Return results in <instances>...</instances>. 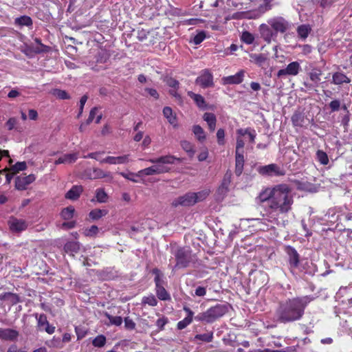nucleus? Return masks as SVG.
<instances>
[{"mask_svg":"<svg viewBox=\"0 0 352 352\" xmlns=\"http://www.w3.org/2000/svg\"><path fill=\"white\" fill-rule=\"evenodd\" d=\"M37 319V327L40 331H45L49 334H52L55 331V327L50 324L47 316L45 314H40Z\"/></svg>","mask_w":352,"mask_h":352,"instance_id":"nucleus-13","label":"nucleus"},{"mask_svg":"<svg viewBox=\"0 0 352 352\" xmlns=\"http://www.w3.org/2000/svg\"><path fill=\"white\" fill-rule=\"evenodd\" d=\"M27 168L26 163L25 162H17L12 166L11 169L14 172L17 173L21 170H24Z\"/></svg>","mask_w":352,"mask_h":352,"instance_id":"nucleus-52","label":"nucleus"},{"mask_svg":"<svg viewBox=\"0 0 352 352\" xmlns=\"http://www.w3.org/2000/svg\"><path fill=\"white\" fill-rule=\"evenodd\" d=\"M175 160L179 161L180 160L173 155H166L149 159L148 161L153 164V165L139 170L136 175L141 177L168 173L170 170L168 165L174 164Z\"/></svg>","mask_w":352,"mask_h":352,"instance_id":"nucleus-3","label":"nucleus"},{"mask_svg":"<svg viewBox=\"0 0 352 352\" xmlns=\"http://www.w3.org/2000/svg\"><path fill=\"white\" fill-rule=\"evenodd\" d=\"M75 209L73 206L67 207L61 211L60 215L65 220L71 219L74 214Z\"/></svg>","mask_w":352,"mask_h":352,"instance_id":"nucleus-42","label":"nucleus"},{"mask_svg":"<svg viewBox=\"0 0 352 352\" xmlns=\"http://www.w3.org/2000/svg\"><path fill=\"white\" fill-rule=\"evenodd\" d=\"M197 340L204 342H210L213 340V332L210 331L203 334H197L194 338V340Z\"/></svg>","mask_w":352,"mask_h":352,"instance_id":"nucleus-38","label":"nucleus"},{"mask_svg":"<svg viewBox=\"0 0 352 352\" xmlns=\"http://www.w3.org/2000/svg\"><path fill=\"white\" fill-rule=\"evenodd\" d=\"M322 71L319 68H314L307 73V78L303 85L309 91H316L321 80Z\"/></svg>","mask_w":352,"mask_h":352,"instance_id":"nucleus-5","label":"nucleus"},{"mask_svg":"<svg viewBox=\"0 0 352 352\" xmlns=\"http://www.w3.org/2000/svg\"><path fill=\"white\" fill-rule=\"evenodd\" d=\"M245 72L240 70L236 74L226 77L224 80L227 84H239L243 80Z\"/></svg>","mask_w":352,"mask_h":352,"instance_id":"nucleus-24","label":"nucleus"},{"mask_svg":"<svg viewBox=\"0 0 352 352\" xmlns=\"http://www.w3.org/2000/svg\"><path fill=\"white\" fill-rule=\"evenodd\" d=\"M206 38V33L204 31L199 32L192 39V42L195 45L200 44L204 39Z\"/></svg>","mask_w":352,"mask_h":352,"instance_id":"nucleus-50","label":"nucleus"},{"mask_svg":"<svg viewBox=\"0 0 352 352\" xmlns=\"http://www.w3.org/2000/svg\"><path fill=\"white\" fill-rule=\"evenodd\" d=\"M192 131L199 141L203 142L206 140L205 132L199 125H195Z\"/></svg>","mask_w":352,"mask_h":352,"instance_id":"nucleus-39","label":"nucleus"},{"mask_svg":"<svg viewBox=\"0 0 352 352\" xmlns=\"http://www.w3.org/2000/svg\"><path fill=\"white\" fill-rule=\"evenodd\" d=\"M8 225L12 232H21L28 228V223L25 220L15 217L9 219Z\"/></svg>","mask_w":352,"mask_h":352,"instance_id":"nucleus-15","label":"nucleus"},{"mask_svg":"<svg viewBox=\"0 0 352 352\" xmlns=\"http://www.w3.org/2000/svg\"><path fill=\"white\" fill-rule=\"evenodd\" d=\"M241 137L242 136H240L239 135V136L236 138V152H241H241L243 151V148L244 147L245 142H244L243 140L241 138Z\"/></svg>","mask_w":352,"mask_h":352,"instance_id":"nucleus-58","label":"nucleus"},{"mask_svg":"<svg viewBox=\"0 0 352 352\" xmlns=\"http://www.w3.org/2000/svg\"><path fill=\"white\" fill-rule=\"evenodd\" d=\"M96 198L100 203H105L107 201L108 196L104 189L98 188L96 191Z\"/></svg>","mask_w":352,"mask_h":352,"instance_id":"nucleus-45","label":"nucleus"},{"mask_svg":"<svg viewBox=\"0 0 352 352\" xmlns=\"http://www.w3.org/2000/svg\"><path fill=\"white\" fill-rule=\"evenodd\" d=\"M82 186H73L72 188L66 193L65 198L70 200H76L82 192Z\"/></svg>","mask_w":352,"mask_h":352,"instance_id":"nucleus-21","label":"nucleus"},{"mask_svg":"<svg viewBox=\"0 0 352 352\" xmlns=\"http://www.w3.org/2000/svg\"><path fill=\"white\" fill-rule=\"evenodd\" d=\"M181 146L190 157H192L195 155V151L194 149V146L190 142L186 140L182 141Z\"/></svg>","mask_w":352,"mask_h":352,"instance_id":"nucleus-37","label":"nucleus"},{"mask_svg":"<svg viewBox=\"0 0 352 352\" xmlns=\"http://www.w3.org/2000/svg\"><path fill=\"white\" fill-rule=\"evenodd\" d=\"M228 311L227 305L217 304L210 307L206 311L199 313L195 316V320L197 322L210 324L224 316Z\"/></svg>","mask_w":352,"mask_h":352,"instance_id":"nucleus-4","label":"nucleus"},{"mask_svg":"<svg viewBox=\"0 0 352 352\" xmlns=\"http://www.w3.org/2000/svg\"><path fill=\"white\" fill-rule=\"evenodd\" d=\"M36 177L34 174L28 176H19L15 179V188L19 190H25L28 185L34 182Z\"/></svg>","mask_w":352,"mask_h":352,"instance_id":"nucleus-12","label":"nucleus"},{"mask_svg":"<svg viewBox=\"0 0 352 352\" xmlns=\"http://www.w3.org/2000/svg\"><path fill=\"white\" fill-rule=\"evenodd\" d=\"M351 82V79L347 77L342 72H335L332 76V83L336 85H340L343 83H349Z\"/></svg>","mask_w":352,"mask_h":352,"instance_id":"nucleus-22","label":"nucleus"},{"mask_svg":"<svg viewBox=\"0 0 352 352\" xmlns=\"http://www.w3.org/2000/svg\"><path fill=\"white\" fill-rule=\"evenodd\" d=\"M107 213L108 210L105 209H94L89 212V216L93 220H98L105 216Z\"/></svg>","mask_w":352,"mask_h":352,"instance_id":"nucleus-33","label":"nucleus"},{"mask_svg":"<svg viewBox=\"0 0 352 352\" xmlns=\"http://www.w3.org/2000/svg\"><path fill=\"white\" fill-rule=\"evenodd\" d=\"M156 294L158 298L161 300H168L170 299V294L167 292L165 288L162 286H158L155 287Z\"/></svg>","mask_w":352,"mask_h":352,"instance_id":"nucleus-32","label":"nucleus"},{"mask_svg":"<svg viewBox=\"0 0 352 352\" xmlns=\"http://www.w3.org/2000/svg\"><path fill=\"white\" fill-rule=\"evenodd\" d=\"M259 31L261 38L267 43H270L277 36L274 31H273L267 25L264 23L260 25Z\"/></svg>","mask_w":352,"mask_h":352,"instance_id":"nucleus-14","label":"nucleus"},{"mask_svg":"<svg viewBox=\"0 0 352 352\" xmlns=\"http://www.w3.org/2000/svg\"><path fill=\"white\" fill-rule=\"evenodd\" d=\"M236 133L240 136H245L248 135V138L249 140V142L251 143H254L256 133L254 129L251 128H246V129H239L236 131Z\"/></svg>","mask_w":352,"mask_h":352,"instance_id":"nucleus-26","label":"nucleus"},{"mask_svg":"<svg viewBox=\"0 0 352 352\" xmlns=\"http://www.w3.org/2000/svg\"><path fill=\"white\" fill-rule=\"evenodd\" d=\"M296 31H297L298 36L300 39L304 41L308 37L309 33L311 31V28L309 25L302 24V25H299L297 28Z\"/></svg>","mask_w":352,"mask_h":352,"instance_id":"nucleus-28","label":"nucleus"},{"mask_svg":"<svg viewBox=\"0 0 352 352\" xmlns=\"http://www.w3.org/2000/svg\"><path fill=\"white\" fill-rule=\"evenodd\" d=\"M124 327L128 330H133L135 328V323L129 317L124 318Z\"/></svg>","mask_w":352,"mask_h":352,"instance_id":"nucleus-55","label":"nucleus"},{"mask_svg":"<svg viewBox=\"0 0 352 352\" xmlns=\"http://www.w3.org/2000/svg\"><path fill=\"white\" fill-rule=\"evenodd\" d=\"M258 173L264 176H282L285 174V170L275 164L261 166L258 168Z\"/></svg>","mask_w":352,"mask_h":352,"instance_id":"nucleus-8","label":"nucleus"},{"mask_svg":"<svg viewBox=\"0 0 352 352\" xmlns=\"http://www.w3.org/2000/svg\"><path fill=\"white\" fill-rule=\"evenodd\" d=\"M97 112H98L97 107H94L93 109H91V110L90 111L89 117L86 121V124H89L94 120L96 115L97 114Z\"/></svg>","mask_w":352,"mask_h":352,"instance_id":"nucleus-60","label":"nucleus"},{"mask_svg":"<svg viewBox=\"0 0 352 352\" xmlns=\"http://www.w3.org/2000/svg\"><path fill=\"white\" fill-rule=\"evenodd\" d=\"M241 40L247 44H251L254 42V37L249 32H244L241 35Z\"/></svg>","mask_w":352,"mask_h":352,"instance_id":"nucleus-51","label":"nucleus"},{"mask_svg":"<svg viewBox=\"0 0 352 352\" xmlns=\"http://www.w3.org/2000/svg\"><path fill=\"white\" fill-rule=\"evenodd\" d=\"M210 193V190L209 189H204L197 192H194L195 202L197 203L205 200Z\"/></svg>","mask_w":352,"mask_h":352,"instance_id":"nucleus-41","label":"nucleus"},{"mask_svg":"<svg viewBox=\"0 0 352 352\" xmlns=\"http://www.w3.org/2000/svg\"><path fill=\"white\" fill-rule=\"evenodd\" d=\"M67 252L76 253L80 250V243L76 241L67 242L64 247Z\"/></svg>","mask_w":352,"mask_h":352,"instance_id":"nucleus-35","label":"nucleus"},{"mask_svg":"<svg viewBox=\"0 0 352 352\" xmlns=\"http://www.w3.org/2000/svg\"><path fill=\"white\" fill-rule=\"evenodd\" d=\"M46 345L50 348L63 349L64 344L60 338L54 336L51 340L46 342Z\"/></svg>","mask_w":352,"mask_h":352,"instance_id":"nucleus-31","label":"nucleus"},{"mask_svg":"<svg viewBox=\"0 0 352 352\" xmlns=\"http://www.w3.org/2000/svg\"><path fill=\"white\" fill-rule=\"evenodd\" d=\"M142 303L144 305H148L151 307H155L157 304V300L153 294H150L142 298Z\"/></svg>","mask_w":352,"mask_h":352,"instance_id":"nucleus-44","label":"nucleus"},{"mask_svg":"<svg viewBox=\"0 0 352 352\" xmlns=\"http://www.w3.org/2000/svg\"><path fill=\"white\" fill-rule=\"evenodd\" d=\"M166 84L171 88H173V89H178L179 87V81L173 78H169L166 80Z\"/></svg>","mask_w":352,"mask_h":352,"instance_id":"nucleus-62","label":"nucleus"},{"mask_svg":"<svg viewBox=\"0 0 352 352\" xmlns=\"http://www.w3.org/2000/svg\"><path fill=\"white\" fill-rule=\"evenodd\" d=\"M98 232V228L96 226H91L89 229L85 230V234L88 236L96 235Z\"/></svg>","mask_w":352,"mask_h":352,"instance_id":"nucleus-57","label":"nucleus"},{"mask_svg":"<svg viewBox=\"0 0 352 352\" xmlns=\"http://www.w3.org/2000/svg\"><path fill=\"white\" fill-rule=\"evenodd\" d=\"M192 320L190 318H185L182 320L179 321L177 324V329L179 330L185 329L187 326H188Z\"/></svg>","mask_w":352,"mask_h":352,"instance_id":"nucleus-53","label":"nucleus"},{"mask_svg":"<svg viewBox=\"0 0 352 352\" xmlns=\"http://www.w3.org/2000/svg\"><path fill=\"white\" fill-rule=\"evenodd\" d=\"M312 300V297L305 296L280 302L275 314L277 321L287 324L300 320L304 316L306 307Z\"/></svg>","mask_w":352,"mask_h":352,"instance_id":"nucleus-2","label":"nucleus"},{"mask_svg":"<svg viewBox=\"0 0 352 352\" xmlns=\"http://www.w3.org/2000/svg\"><path fill=\"white\" fill-rule=\"evenodd\" d=\"M89 178L91 179L107 178L109 181H111L113 179L112 175L110 172H105L100 168H94Z\"/></svg>","mask_w":352,"mask_h":352,"instance_id":"nucleus-20","label":"nucleus"},{"mask_svg":"<svg viewBox=\"0 0 352 352\" xmlns=\"http://www.w3.org/2000/svg\"><path fill=\"white\" fill-rule=\"evenodd\" d=\"M285 252L288 256L289 268L292 273H294L300 264V255L295 248L292 246L285 248Z\"/></svg>","mask_w":352,"mask_h":352,"instance_id":"nucleus-7","label":"nucleus"},{"mask_svg":"<svg viewBox=\"0 0 352 352\" xmlns=\"http://www.w3.org/2000/svg\"><path fill=\"white\" fill-rule=\"evenodd\" d=\"M231 177L232 173L230 171H227L224 175L220 186L218 188L219 193L225 195L228 192L230 184L231 183Z\"/></svg>","mask_w":352,"mask_h":352,"instance_id":"nucleus-19","label":"nucleus"},{"mask_svg":"<svg viewBox=\"0 0 352 352\" xmlns=\"http://www.w3.org/2000/svg\"><path fill=\"white\" fill-rule=\"evenodd\" d=\"M251 59L254 61L257 65H261L266 60V57L262 54H253L250 55Z\"/></svg>","mask_w":352,"mask_h":352,"instance_id":"nucleus-49","label":"nucleus"},{"mask_svg":"<svg viewBox=\"0 0 352 352\" xmlns=\"http://www.w3.org/2000/svg\"><path fill=\"white\" fill-rule=\"evenodd\" d=\"M318 162L322 165H327L329 163V157L327 153L321 150H318L316 153Z\"/></svg>","mask_w":352,"mask_h":352,"instance_id":"nucleus-47","label":"nucleus"},{"mask_svg":"<svg viewBox=\"0 0 352 352\" xmlns=\"http://www.w3.org/2000/svg\"><path fill=\"white\" fill-rule=\"evenodd\" d=\"M17 124V120L16 118H10L6 122V126L8 130H12L15 128L16 124Z\"/></svg>","mask_w":352,"mask_h":352,"instance_id":"nucleus-61","label":"nucleus"},{"mask_svg":"<svg viewBox=\"0 0 352 352\" xmlns=\"http://www.w3.org/2000/svg\"><path fill=\"white\" fill-rule=\"evenodd\" d=\"M260 203L267 202L261 219H254L260 230H267L274 226H285L286 214L292 209L294 196L286 184L275 185L262 190L257 197Z\"/></svg>","mask_w":352,"mask_h":352,"instance_id":"nucleus-1","label":"nucleus"},{"mask_svg":"<svg viewBox=\"0 0 352 352\" xmlns=\"http://www.w3.org/2000/svg\"><path fill=\"white\" fill-rule=\"evenodd\" d=\"M203 119L208 124V128L211 131H214L216 128L217 118L214 113H205Z\"/></svg>","mask_w":352,"mask_h":352,"instance_id":"nucleus-30","label":"nucleus"},{"mask_svg":"<svg viewBox=\"0 0 352 352\" xmlns=\"http://www.w3.org/2000/svg\"><path fill=\"white\" fill-rule=\"evenodd\" d=\"M225 131L223 129H219L217 132V138L218 144L220 145L224 144Z\"/></svg>","mask_w":352,"mask_h":352,"instance_id":"nucleus-56","label":"nucleus"},{"mask_svg":"<svg viewBox=\"0 0 352 352\" xmlns=\"http://www.w3.org/2000/svg\"><path fill=\"white\" fill-rule=\"evenodd\" d=\"M235 161V173L237 176H239L243 172L244 165V157L243 151L236 152Z\"/></svg>","mask_w":352,"mask_h":352,"instance_id":"nucleus-25","label":"nucleus"},{"mask_svg":"<svg viewBox=\"0 0 352 352\" xmlns=\"http://www.w3.org/2000/svg\"><path fill=\"white\" fill-rule=\"evenodd\" d=\"M267 22L276 34L277 32L284 33L289 27V23L280 16L271 19Z\"/></svg>","mask_w":352,"mask_h":352,"instance_id":"nucleus-9","label":"nucleus"},{"mask_svg":"<svg viewBox=\"0 0 352 352\" xmlns=\"http://www.w3.org/2000/svg\"><path fill=\"white\" fill-rule=\"evenodd\" d=\"M300 65L297 61L290 63L285 69L277 72V77L282 78L287 76H297L300 70Z\"/></svg>","mask_w":352,"mask_h":352,"instance_id":"nucleus-10","label":"nucleus"},{"mask_svg":"<svg viewBox=\"0 0 352 352\" xmlns=\"http://www.w3.org/2000/svg\"><path fill=\"white\" fill-rule=\"evenodd\" d=\"M78 159V153H68L65 154L63 156L60 157L58 160L55 161V164H72L76 161Z\"/></svg>","mask_w":352,"mask_h":352,"instance_id":"nucleus-23","label":"nucleus"},{"mask_svg":"<svg viewBox=\"0 0 352 352\" xmlns=\"http://www.w3.org/2000/svg\"><path fill=\"white\" fill-rule=\"evenodd\" d=\"M341 295L343 299H342V302L346 305L352 304V289L351 288H344L340 289L338 296Z\"/></svg>","mask_w":352,"mask_h":352,"instance_id":"nucleus-27","label":"nucleus"},{"mask_svg":"<svg viewBox=\"0 0 352 352\" xmlns=\"http://www.w3.org/2000/svg\"><path fill=\"white\" fill-rule=\"evenodd\" d=\"M129 162V155H124L118 157L108 156L103 158L100 163H107L109 164H124Z\"/></svg>","mask_w":352,"mask_h":352,"instance_id":"nucleus-16","label":"nucleus"},{"mask_svg":"<svg viewBox=\"0 0 352 352\" xmlns=\"http://www.w3.org/2000/svg\"><path fill=\"white\" fill-rule=\"evenodd\" d=\"M106 343V338L102 335L96 336L92 341V344L96 347H102Z\"/></svg>","mask_w":352,"mask_h":352,"instance_id":"nucleus-48","label":"nucleus"},{"mask_svg":"<svg viewBox=\"0 0 352 352\" xmlns=\"http://www.w3.org/2000/svg\"><path fill=\"white\" fill-rule=\"evenodd\" d=\"M163 114L170 124L173 125L176 124V118L173 115V111L170 107H164L163 109Z\"/></svg>","mask_w":352,"mask_h":352,"instance_id":"nucleus-36","label":"nucleus"},{"mask_svg":"<svg viewBox=\"0 0 352 352\" xmlns=\"http://www.w3.org/2000/svg\"><path fill=\"white\" fill-rule=\"evenodd\" d=\"M188 96L190 97L196 103L197 107L200 109H204L206 108V103L204 97L199 94L193 93L192 91H188Z\"/></svg>","mask_w":352,"mask_h":352,"instance_id":"nucleus-29","label":"nucleus"},{"mask_svg":"<svg viewBox=\"0 0 352 352\" xmlns=\"http://www.w3.org/2000/svg\"><path fill=\"white\" fill-rule=\"evenodd\" d=\"M14 23L20 26H31L32 25V20L28 16H22L15 19Z\"/></svg>","mask_w":352,"mask_h":352,"instance_id":"nucleus-34","label":"nucleus"},{"mask_svg":"<svg viewBox=\"0 0 352 352\" xmlns=\"http://www.w3.org/2000/svg\"><path fill=\"white\" fill-rule=\"evenodd\" d=\"M212 76L208 71H204V73L197 77L196 82L202 87L206 88L212 85Z\"/></svg>","mask_w":352,"mask_h":352,"instance_id":"nucleus-17","label":"nucleus"},{"mask_svg":"<svg viewBox=\"0 0 352 352\" xmlns=\"http://www.w3.org/2000/svg\"><path fill=\"white\" fill-rule=\"evenodd\" d=\"M176 259V265L173 267L184 268L186 267L190 261V251L188 248H181L177 249L174 253Z\"/></svg>","mask_w":352,"mask_h":352,"instance_id":"nucleus-6","label":"nucleus"},{"mask_svg":"<svg viewBox=\"0 0 352 352\" xmlns=\"http://www.w3.org/2000/svg\"><path fill=\"white\" fill-rule=\"evenodd\" d=\"M195 204L194 192H190L173 200L172 205L175 207H177L179 206H193Z\"/></svg>","mask_w":352,"mask_h":352,"instance_id":"nucleus-11","label":"nucleus"},{"mask_svg":"<svg viewBox=\"0 0 352 352\" xmlns=\"http://www.w3.org/2000/svg\"><path fill=\"white\" fill-rule=\"evenodd\" d=\"M292 122L294 126H301L304 122V115L300 112H295L292 117Z\"/></svg>","mask_w":352,"mask_h":352,"instance_id":"nucleus-40","label":"nucleus"},{"mask_svg":"<svg viewBox=\"0 0 352 352\" xmlns=\"http://www.w3.org/2000/svg\"><path fill=\"white\" fill-rule=\"evenodd\" d=\"M168 322L166 318H159L156 322V325L160 329H163L165 324Z\"/></svg>","mask_w":352,"mask_h":352,"instance_id":"nucleus-64","label":"nucleus"},{"mask_svg":"<svg viewBox=\"0 0 352 352\" xmlns=\"http://www.w3.org/2000/svg\"><path fill=\"white\" fill-rule=\"evenodd\" d=\"M88 99V97L87 95H84L81 97L80 100V108H79V113L78 115V117L80 116L83 111L84 106Z\"/></svg>","mask_w":352,"mask_h":352,"instance_id":"nucleus-63","label":"nucleus"},{"mask_svg":"<svg viewBox=\"0 0 352 352\" xmlns=\"http://www.w3.org/2000/svg\"><path fill=\"white\" fill-rule=\"evenodd\" d=\"M19 336L18 331L13 329H1L0 339L7 341H14Z\"/></svg>","mask_w":352,"mask_h":352,"instance_id":"nucleus-18","label":"nucleus"},{"mask_svg":"<svg viewBox=\"0 0 352 352\" xmlns=\"http://www.w3.org/2000/svg\"><path fill=\"white\" fill-rule=\"evenodd\" d=\"M54 94L60 99L64 100L69 98V94L64 90L55 89Z\"/></svg>","mask_w":352,"mask_h":352,"instance_id":"nucleus-54","label":"nucleus"},{"mask_svg":"<svg viewBox=\"0 0 352 352\" xmlns=\"http://www.w3.org/2000/svg\"><path fill=\"white\" fill-rule=\"evenodd\" d=\"M104 314L109 319V324L120 326L122 323V318L120 316H113L107 312Z\"/></svg>","mask_w":352,"mask_h":352,"instance_id":"nucleus-43","label":"nucleus"},{"mask_svg":"<svg viewBox=\"0 0 352 352\" xmlns=\"http://www.w3.org/2000/svg\"><path fill=\"white\" fill-rule=\"evenodd\" d=\"M152 272L155 276V278H154V281L155 283V287H158V286H162L163 284V280H162L163 274L161 273L160 270H158L157 268L153 269Z\"/></svg>","mask_w":352,"mask_h":352,"instance_id":"nucleus-46","label":"nucleus"},{"mask_svg":"<svg viewBox=\"0 0 352 352\" xmlns=\"http://www.w3.org/2000/svg\"><path fill=\"white\" fill-rule=\"evenodd\" d=\"M104 152H94L89 153L87 155L84 156V158H91V159H95L100 162V161L102 160L100 157L101 155H102Z\"/></svg>","mask_w":352,"mask_h":352,"instance_id":"nucleus-59","label":"nucleus"}]
</instances>
